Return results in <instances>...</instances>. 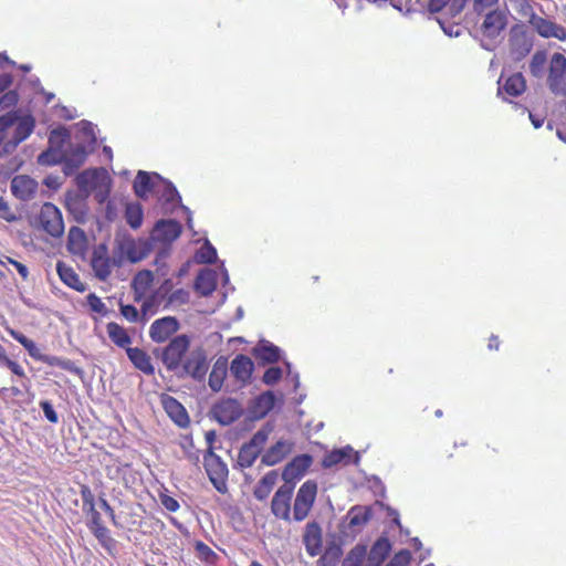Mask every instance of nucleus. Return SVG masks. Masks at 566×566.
Here are the masks:
<instances>
[{"label":"nucleus","instance_id":"8fccbe9b","mask_svg":"<svg viewBox=\"0 0 566 566\" xmlns=\"http://www.w3.org/2000/svg\"><path fill=\"white\" fill-rule=\"evenodd\" d=\"M195 551L198 554V556L206 562H209L217 556L216 553L207 544L202 542L195 543Z\"/></svg>","mask_w":566,"mask_h":566},{"label":"nucleus","instance_id":"ddd939ff","mask_svg":"<svg viewBox=\"0 0 566 566\" xmlns=\"http://www.w3.org/2000/svg\"><path fill=\"white\" fill-rule=\"evenodd\" d=\"M182 233V226L175 219L158 220L151 231V239L161 243H171Z\"/></svg>","mask_w":566,"mask_h":566},{"label":"nucleus","instance_id":"37998d69","mask_svg":"<svg viewBox=\"0 0 566 566\" xmlns=\"http://www.w3.org/2000/svg\"><path fill=\"white\" fill-rule=\"evenodd\" d=\"M40 359L46 361L50 365H56L61 366L70 371H73L75 374H80L81 369L76 367L73 363L70 360H62L57 356H38Z\"/></svg>","mask_w":566,"mask_h":566},{"label":"nucleus","instance_id":"2f4dec72","mask_svg":"<svg viewBox=\"0 0 566 566\" xmlns=\"http://www.w3.org/2000/svg\"><path fill=\"white\" fill-rule=\"evenodd\" d=\"M227 363V359L222 363L218 360L209 374L208 385L213 392L220 391L223 386V381L228 374Z\"/></svg>","mask_w":566,"mask_h":566},{"label":"nucleus","instance_id":"6ab92c4d","mask_svg":"<svg viewBox=\"0 0 566 566\" xmlns=\"http://www.w3.org/2000/svg\"><path fill=\"white\" fill-rule=\"evenodd\" d=\"M303 544L306 553L314 557L322 552V527L316 521L308 522L303 533Z\"/></svg>","mask_w":566,"mask_h":566},{"label":"nucleus","instance_id":"1a4fd4ad","mask_svg":"<svg viewBox=\"0 0 566 566\" xmlns=\"http://www.w3.org/2000/svg\"><path fill=\"white\" fill-rule=\"evenodd\" d=\"M317 494V484L314 480H306L296 492L292 515L296 521H303L311 512Z\"/></svg>","mask_w":566,"mask_h":566},{"label":"nucleus","instance_id":"423d86ee","mask_svg":"<svg viewBox=\"0 0 566 566\" xmlns=\"http://www.w3.org/2000/svg\"><path fill=\"white\" fill-rule=\"evenodd\" d=\"M203 467L214 489L221 494L227 493L229 470L221 458L209 450L203 455Z\"/></svg>","mask_w":566,"mask_h":566},{"label":"nucleus","instance_id":"f704fd0d","mask_svg":"<svg viewBox=\"0 0 566 566\" xmlns=\"http://www.w3.org/2000/svg\"><path fill=\"white\" fill-rule=\"evenodd\" d=\"M153 273L149 270H142L134 277L133 286L137 294L145 295L153 284Z\"/></svg>","mask_w":566,"mask_h":566},{"label":"nucleus","instance_id":"0e129e2a","mask_svg":"<svg viewBox=\"0 0 566 566\" xmlns=\"http://www.w3.org/2000/svg\"><path fill=\"white\" fill-rule=\"evenodd\" d=\"M0 217L7 221H12L15 219V216L2 197H0Z\"/></svg>","mask_w":566,"mask_h":566},{"label":"nucleus","instance_id":"680f3d73","mask_svg":"<svg viewBox=\"0 0 566 566\" xmlns=\"http://www.w3.org/2000/svg\"><path fill=\"white\" fill-rule=\"evenodd\" d=\"M6 259H7L8 263L12 264L17 269V271L19 272V274L21 275V277L23 280H28V277H29V269H28V266L25 264H23L20 261H17V260H14V259H12L10 256H6Z\"/></svg>","mask_w":566,"mask_h":566},{"label":"nucleus","instance_id":"c9c22d12","mask_svg":"<svg viewBox=\"0 0 566 566\" xmlns=\"http://www.w3.org/2000/svg\"><path fill=\"white\" fill-rule=\"evenodd\" d=\"M125 219L132 229L143 224V207L140 203H129L125 209Z\"/></svg>","mask_w":566,"mask_h":566},{"label":"nucleus","instance_id":"4d7b16f0","mask_svg":"<svg viewBox=\"0 0 566 566\" xmlns=\"http://www.w3.org/2000/svg\"><path fill=\"white\" fill-rule=\"evenodd\" d=\"M159 499L161 505L169 512H177L180 509L179 502L172 496L161 494Z\"/></svg>","mask_w":566,"mask_h":566},{"label":"nucleus","instance_id":"4be33fe9","mask_svg":"<svg viewBox=\"0 0 566 566\" xmlns=\"http://www.w3.org/2000/svg\"><path fill=\"white\" fill-rule=\"evenodd\" d=\"M107 180L103 169H86L80 172L76 177V184L83 191H93L97 187L104 185Z\"/></svg>","mask_w":566,"mask_h":566},{"label":"nucleus","instance_id":"a19ab883","mask_svg":"<svg viewBox=\"0 0 566 566\" xmlns=\"http://www.w3.org/2000/svg\"><path fill=\"white\" fill-rule=\"evenodd\" d=\"M241 352H249V354H280V348L274 346L268 340H260L256 346L251 347L250 349L241 348Z\"/></svg>","mask_w":566,"mask_h":566},{"label":"nucleus","instance_id":"052dcab7","mask_svg":"<svg viewBox=\"0 0 566 566\" xmlns=\"http://www.w3.org/2000/svg\"><path fill=\"white\" fill-rule=\"evenodd\" d=\"M12 83L13 76L11 73H0V94L11 91Z\"/></svg>","mask_w":566,"mask_h":566},{"label":"nucleus","instance_id":"4468645a","mask_svg":"<svg viewBox=\"0 0 566 566\" xmlns=\"http://www.w3.org/2000/svg\"><path fill=\"white\" fill-rule=\"evenodd\" d=\"M293 497V484H282L274 494L271 503L273 514L284 521L291 520V501Z\"/></svg>","mask_w":566,"mask_h":566},{"label":"nucleus","instance_id":"9b49d317","mask_svg":"<svg viewBox=\"0 0 566 566\" xmlns=\"http://www.w3.org/2000/svg\"><path fill=\"white\" fill-rule=\"evenodd\" d=\"M244 413L240 402L233 398L217 401L211 408L212 417L221 424H231Z\"/></svg>","mask_w":566,"mask_h":566},{"label":"nucleus","instance_id":"a211bd4d","mask_svg":"<svg viewBox=\"0 0 566 566\" xmlns=\"http://www.w3.org/2000/svg\"><path fill=\"white\" fill-rule=\"evenodd\" d=\"M294 447L293 441L280 440L262 454L261 462L268 467L279 464L293 452Z\"/></svg>","mask_w":566,"mask_h":566},{"label":"nucleus","instance_id":"b1692460","mask_svg":"<svg viewBox=\"0 0 566 566\" xmlns=\"http://www.w3.org/2000/svg\"><path fill=\"white\" fill-rule=\"evenodd\" d=\"M106 332L108 334L109 339L114 344L127 350L126 354H143L142 349L139 348H129L132 339L128 336L127 332L123 327H120L118 323H107Z\"/></svg>","mask_w":566,"mask_h":566},{"label":"nucleus","instance_id":"f3484780","mask_svg":"<svg viewBox=\"0 0 566 566\" xmlns=\"http://www.w3.org/2000/svg\"><path fill=\"white\" fill-rule=\"evenodd\" d=\"M35 118L31 114H25L22 116L17 115V120L13 124L14 130L12 139L8 142L7 146L15 148L19 144L27 140L35 129Z\"/></svg>","mask_w":566,"mask_h":566},{"label":"nucleus","instance_id":"e433bc0d","mask_svg":"<svg viewBox=\"0 0 566 566\" xmlns=\"http://www.w3.org/2000/svg\"><path fill=\"white\" fill-rule=\"evenodd\" d=\"M90 530L93 532L99 545L104 548L108 549L114 544V539L109 535V530L103 524V522L91 526Z\"/></svg>","mask_w":566,"mask_h":566},{"label":"nucleus","instance_id":"5fc2aeb1","mask_svg":"<svg viewBox=\"0 0 566 566\" xmlns=\"http://www.w3.org/2000/svg\"><path fill=\"white\" fill-rule=\"evenodd\" d=\"M120 313L129 322H137L139 318V312L137 307L130 304H120Z\"/></svg>","mask_w":566,"mask_h":566},{"label":"nucleus","instance_id":"9d476101","mask_svg":"<svg viewBox=\"0 0 566 566\" xmlns=\"http://www.w3.org/2000/svg\"><path fill=\"white\" fill-rule=\"evenodd\" d=\"M509 23L507 11L500 8H493L485 13L481 23L480 31L484 39L494 41L500 38Z\"/></svg>","mask_w":566,"mask_h":566},{"label":"nucleus","instance_id":"0eeeda50","mask_svg":"<svg viewBox=\"0 0 566 566\" xmlns=\"http://www.w3.org/2000/svg\"><path fill=\"white\" fill-rule=\"evenodd\" d=\"M163 361L169 369H176L182 366L186 374L200 381L208 370L209 363L207 356H192L184 359L186 356H161Z\"/></svg>","mask_w":566,"mask_h":566},{"label":"nucleus","instance_id":"09e8293b","mask_svg":"<svg viewBox=\"0 0 566 566\" xmlns=\"http://www.w3.org/2000/svg\"><path fill=\"white\" fill-rule=\"evenodd\" d=\"M18 112H7L0 114V134H4L17 120Z\"/></svg>","mask_w":566,"mask_h":566},{"label":"nucleus","instance_id":"13d9d810","mask_svg":"<svg viewBox=\"0 0 566 566\" xmlns=\"http://www.w3.org/2000/svg\"><path fill=\"white\" fill-rule=\"evenodd\" d=\"M277 480H279V472L276 470H271L269 472H266L261 479L260 481L262 483H264V485L266 488H269L271 491L273 490V488L276 485L277 483Z\"/></svg>","mask_w":566,"mask_h":566},{"label":"nucleus","instance_id":"7c9ffc66","mask_svg":"<svg viewBox=\"0 0 566 566\" xmlns=\"http://www.w3.org/2000/svg\"><path fill=\"white\" fill-rule=\"evenodd\" d=\"M253 370V363L249 356H237L231 364V373L243 384L250 378Z\"/></svg>","mask_w":566,"mask_h":566},{"label":"nucleus","instance_id":"4c0bfd02","mask_svg":"<svg viewBox=\"0 0 566 566\" xmlns=\"http://www.w3.org/2000/svg\"><path fill=\"white\" fill-rule=\"evenodd\" d=\"M19 93L17 91H8L0 94V114L7 112H15L14 108L19 103Z\"/></svg>","mask_w":566,"mask_h":566},{"label":"nucleus","instance_id":"774afa93","mask_svg":"<svg viewBox=\"0 0 566 566\" xmlns=\"http://www.w3.org/2000/svg\"><path fill=\"white\" fill-rule=\"evenodd\" d=\"M451 0H429L428 8L431 12H440Z\"/></svg>","mask_w":566,"mask_h":566},{"label":"nucleus","instance_id":"3c124183","mask_svg":"<svg viewBox=\"0 0 566 566\" xmlns=\"http://www.w3.org/2000/svg\"><path fill=\"white\" fill-rule=\"evenodd\" d=\"M40 408L42 409V411H44V417L46 418L48 421H50L52 423H56L59 421V416L55 412V410L53 409V406L51 405L50 401H48V400L40 401Z\"/></svg>","mask_w":566,"mask_h":566},{"label":"nucleus","instance_id":"f8f14e48","mask_svg":"<svg viewBox=\"0 0 566 566\" xmlns=\"http://www.w3.org/2000/svg\"><path fill=\"white\" fill-rule=\"evenodd\" d=\"M40 227L53 238L63 234L62 213L56 206L51 202L43 203L42 209H40Z\"/></svg>","mask_w":566,"mask_h":566},{"label":"nucleus","instance_id":"72a5a7b5","mask_svg":"<svg viewBox=\"0 0 566 566\" xmlns=\"http://www.w3.org/2000/svg\"><path fill=\"white\" fill-rule=\"evenodd\" d=\"M134 190L135 193L142 199H145L147 195L153 190V182L148 172L145 170L138 171L134 181Z\"/></svg>","mask_w":566,"mask_h":566},{"label":"nucleus","instance_id":"cd10ccee","mask_svg":"<svg viewBox=\"0 0 566 566\" xmlns=\"http://www.w3.org/2000/svg\"><path fill=\"white\" fill-rule=\"evenodd\" d=\"M390 551L391 544L388 538L381 537L377 539L369 551L366 566H380L390 554Z\"/></svg>","mask_w":566,"mask_h":566},{"label":"nucleus","instance_id":"58836bf2","mask_svg":"<svg viewBox=\"0 0 566 566\" xmlns=\"http://www.w3.org/2000/svg\"><path fill=\"white\" fill-rule=\"evenodd\" d=\"M547 63V53L543 50L536 51L530 62V72L533 76L538 77Z\"/></svg>","mask_w":566,"mask_h":566},{"label":"nucleus","instance_id":"393cba45","mask_svg":"<svg viewBox=\"0 0 566 566\" xmlns=\"http://www.w3.org/2000/svg\"><path fill=\"white\" fill-rule=\"evenodd\" d=\"M217 289V274L211 269L200 270L195 279V291L201 296L211 295Z\"/></svg>","mask_w":566,"mask_h":566},{"label":"nucleus","instance_id":"c756f323","mask_svg":"<svg viewBox=\"0 0 566 566\" xmlns=\"http://www.w3.org/2000/svg\"><path fill=\"white\" fill-rule=\"evenodd\" d=\"M87 158V151L85 146L83 145H76L70 147L64 154H63V161L65 165V170H75L80 168Z\"/></svg>","mask_w":566,"mask_h":566},{"label":"nucleus","instance_id":"412c9836","mask_svg":"<svg viewBox=\"0 0 566 566\" xmlns=\"http://www.w3.org/2000/svg\"><path fill=\"white\" fill-rule=\"evenodd\" d=\"M275 396L272 391H265L255 397L249 405L248 410L252 418H264L275 406Z\"/></svg>","mask_w":566,"mask_h":566},{"label":"nucleus","instance_id":"c85d7f7f","mask_svg":"<svg viewBox=\"0 0 566 566\" xmlns=\"http://www.w3.org/2000/svg\"><path fill=\"white\" fill-rule=\"evenodd\" d=\"M0 397L9 407H23L31 401L29 394L18 387L0 388Z\"/></svg>","mask_w":566,"mask_h":566},{"label":"nucleus","instance_id":"473e14b6","mask_svg":"<svg viewBox=\"0 0 566 566\" xmlns=\"http://www.w3.org/2000/svg\"><path fill=\"white\" fill-rule=\"evenodd\" d=\"M347 518L350 527L363 526L371 518V510L368 506H353L347 512Z\"/></svg>","mask_w":566,"mask_h":566},{"label":"nucleus","instance_id":"a878e982","mask_svg":"<svg viewBox=\"0 0 566 566\" xmlns=\"http://www.w3.org/2000/svg\"><path fill=\"white\" fill-rule=\"evenodd\" d=\"M56 272L59 274L60 280L69 287L77 292L86 291V285L83 283L77 272L71 265L66 264L63 261H59L56 263Z\"/></svg>","mask_w":566,"mask_h":566},{"label":"nucleus","instance_id":"6e6d98bb","mask_svg":"<svg viewBox=\"0 0 566 566\" xmlns=\"http://www.w3.org/2000/svg\"><path fill=\"white\" fill-rule=\"evenodd\" d=\"M499 4V0H473V10L475 13L481 14L488 9L494 8Z\"/></svg>","mask_w":566,"mask_h":566},{"label":"nucleus","instance_id":"f03ea898","mask_svg":"<svg viewBox=\"0 0 566 566\" xmlns=\"http://www.w3.org/2000/svg\"><path fill=\"white\" fill-rule=\"evenodd\" d=\"M509 1L517 13L527 18L528 25L538 36L546 40L555 39L559 42H566V29L553 18L536 13L530 0Z\"/></svg>","mask_w":566,"mask_h":566},{"label":"nucleus","instance_id":"603ef678","mask_svg":"<svg viewBox=\"0 0 566 566\" xmlns=\"http://www.w3.org/2000/svg\"><path fill=\"white\" fill-rule=\"evenodd\" d=\"M80 494L83 501V509L86 506H91L93 504H96V500L94 499V493L91 491V488L88 484H82Z\"/></svg>","mask_w":566,"mask_h":566},{"label":"nucleus","instance_id":"7ed1b4c3","mask_svg":"<svg viewBox=\"0 0 566 566\" xmlns=\"http://www.w3.org/2000/svg\"><path fill=\"white\" fill-rule=\"evenodd\" d=\"M271 432L272 427L264 424L253 433L248 442L241 446L238 455V464L241 469L250 468L254 463L263 450Z\"/></svg>","mask_w":566,"mask_h":566},{"label":"nucleus","instance_id":"864d4df0","mask_svg":"<svg viewBox=\"0 0 566 566\" xmlns=\"http://www.w3.org/2000/svg\"><path fill=\"white\" fill-rule=\"evenodd\" d=\"M83 512L90 516L88 527H92L103 522L102 516L96 509V504L84 507Z\"/></svg>","mask_w":566,"mask_h":566},{"label":"nucleus","instance_id":"39448f33","mask_svg":"<svg viewBox=\"0 0 566 566\" xmlns=\"http://www.w3.org/2000/svg\"><path fill=\"white\" fill-rule=\"evenodd\" d=\"M509 52L514 61L525 59L534 48V36L523 24H515L509 34Z\"/></svg>","mask_w":566,"mask_h":566},{"label":"nucleus","instance_id":"aec40b11","mask_svg":"<svg viewBox=\"0 0 566 566\" xmlns=\"http://www.w3.org/2000/svg\"><path fill=\"white\" fill-rule=\"evenodd\" d=\"M313 459L310 454H300L289 462L282 473L285 483H293V481L301 479L307 469L311 467Z\"/></svg>","mask_w":566,"mask_h":566},{"label":"nucleus","instance_id":"de8ad7c7","mask_svg":"<svg viewBox=\"0 0 566 566\" xmlns=\"http://www.w3.org/2000/svg\"><path fill=\"white\" fill-rule=\"evenodd\" d=\"M0 365L9 368L18 376H24V369L20 363L12 359L10 356H0Z\"/></svg>","mask_w":566,"mask_h":566},{"label":"nucleus","instance_id":"5701e85b","mask_svg":"<svg viewBox=\"0 0 566 566\" xmlns=\"http://www.w3.org/2000/svg\"><path fill=\"white\" fill-rule=\"evenodd\" d=\"M353 458L355 462L358 461V454L354 452L353 448L347 446L345 448L327 452L322 460V467L331 469L338 464H348L352 462Z\"/></svg>","mask_w":566,"mask_h":566},{"label":"nucleus","instance_id":"69168bd1","mask_svg":"<svg viewBox=\"0 0 566 566\" xmlns=\"http://www.w3.org/2000/svg\"><path fill=\"white\" fill-rule=\"evenodd\" d=\"M99 505L104 510V512L109 516L113 525L119 526V523L116 520L115 512H114L113 507L108 504V502L105 499L101 497Z\"/></svg>","mask_w":566,"mask_h":566},{"label":"nucleus","instance_id":"20e7f679","mask_svg":"<svg viewBox=\"0 0 566 566\" xmlns=\"http://www.w3.org/2000/svg\"><path fill=\"white\" fill-rule=\"evenodd\" d=\"M546 84L554 95L566 97V56L554 52L548 61Z\"/></svg>","mask_w":566,"mask_h":566},{"label":"nucleus","instance_id":"6e6552de","mask_svg":"<svg viewBox=\"0 0 566 566\" xmlns=\"http://www.w3.org/2000/svg\"><path fill=\"white\" fill-rule=\"evenodd\" d=\"M120 265L122 256H111L105 244H98L93 249V255H91V268H93V272H95V277L97 280L105 282V280H108L113 269Z\"/></svg>","mask_w":566,"mask_h":566},{"label":"nucleus","instance_id":"bf43d9fd","mask_svg":"<svg viewBox=\"0 0 566 566\" xmlns=\"http://www.w3.org/2000/svg\"><path fill=\"white\" fill-rule=\"evenodd\" d=\"M87 302H88V305L91 306V308L93 311H95L96 313H103L105 311L104 303L101 301V298L98 296H96V294L91 293L87 296Z\"/></svg>","mask_w":566,"mask_h":566},{"label":"nucleus","instance_id":"79ce46f5","mask_svg":"<svg viewBox=\"0 0 566 566\" xmlns=\"http://www.w3.org/2000/svg\"><path fill=\"white\" fill-rule=\"evenodd\" d=\"M134 366L146 375L154 374V366L150 356H128Z\"/></svg>","mask_w":566,"mask_h":566},{"label":"nucleus","instance_id":"f257e3e1","mask_svg":"<svg viewBox=\"0 0 566 566\" xmlns=\"http://www.w3.org/2000/svg\"><path fill=\"white\" fill-rule=\"evenodd\" d=\"M180 328V322L176 316H164L151 322L148 335L157 344L169 340L161 354H187L193 342V336L177 335L172 337Z\"/></svg>","mask_w":566,"mask_h":566},{"label":"nucleus","instance_id":"49530a36","mask_svg":"<svg viewBox=\"0 0 566 566\" xmlns=\"http://www.w3.org/2000/svg\"><path fill=\"white\" fill-rule=\"evenodd\" d=\"M411 560V554L407 549L399 551L394 555L386 566H408Z\"/></svg>","mask_w":566,"mask_h":566},{"label":"nucleus","instance_id":"bb28decb","mask_svg":"<svg viewBox=\"0 0 566 566\" xmlns=\"http://www.w3.org/2000/svg\"><path fill=\"white\" fill-rule=\"evenodd\" d=\"M163 406L169 417L180 427H186L190 422L186 408L174 397L163 398Z\"/></svg>","mask_w":566,"mask_h":566},{"label":"nucleus","instance_id":"a18cd8bd","mask_svg":"<svg viewBox=\"0 0 566 566\" xmlns=\"http://www.w3.org/2000/svg\"><path fill=\"white\" fill-rule=\"evenodd\" d=\"M282 369L280 367H269L264 374H263V377H262V380L268 385V386H273V384H277L280 381V379L282 378Z\"/></svg>","mask_w":566,"mask_h":566},{"label":"nucleus","instance_id":"2eb2a0df","mask_svg":"<svg viewBox=\"0 0 566 566\" xmlns=\"http://www.w3.org/2000/svg\"><path fill=\"white\" fill-rule=\"evenodd\" d=\"M12 195L21 200H32L39 189V184L29 177V175H15L10 184Z\"/></svg>","mask_w":566,"mask_h":566},{"label":"nucleus","instance_id":"dca6fc26","mask_svg":"<svg viewBox=\"0 0 566 566\" xmlns=\"http://www.w3.org/2000/svg\"><path fill=\"white\" fill-rule=\"evenodd\" d=\"M497 95L503 96L504 99L509 97H517L525 93L527 88L526 80L523 73H512L507 78L502 81V77L497 81Z\"/></svg>","mask_w":566,"mask_h":566},{"label":"nucleus","instance_id":"ea45409f","mask_svg":"<svg viewBox=\"0 0 566 566\" xmlns=\"http://www.w3.org/2000/svg\"><path fill=\"white\" fill-rule=\"evenodd\" d=\"M195 259L199 263H213L217 259V251L209 242H206L196 252Z\"/></svg>","mask_w":566,"mask_h":566},{"label":"nucleus","instance_id":"338daca9","mask_svg":"<svg viewBox=\"0 0 566 566\" xmlns=\"http://www.w3.org/2000/svg\"><path fill=\"white\" fill-rule=\"evenodd\" d=\"M85 241L84 232L80 228H71L69 233V245L70 248L75 243L76 240Z\"/></svg>","mask_w":566,"mask_h":566},{"label":"nucleus","instance_id":"e2e57ef3","mask_svg":"<svg viewBox=\"0 0 566 566\" xmlns=\"http://www.w3.org/2000/svg\"><path fill=\"white\" fill-rule=\"evenodd\" d=\"M271 492L272 491L264 484H262L261 481L259 480V483L254 488L253 495L256 500L263 501L269 497Z\"/></svg>","mask_w":566,"mask_h":566},{"label":"nucleus","instance_id":"c03bdc74","mask_svg":"<svg viewBox=\"0 0 566 566\" xmlns=\"http://www.w3.org/2000/svg\"><path fill=\"white\" fill-rule=\"evenodd\" d=\"M365 547L357 546L353 548L345 558V563H343V566H346L347 564H350V566H360L365 557Z\"/></svg>","mask_w":566,"mask_h":566}]
</instances>
